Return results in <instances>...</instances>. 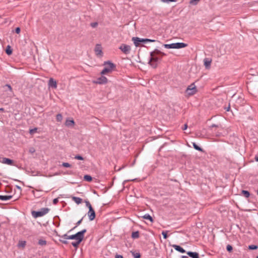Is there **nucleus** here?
Segmentation results:
<instances>
[{"mask_svg":"<svg viewBox=\"0 0 258 258\" xmlns=\"http://www.w3.org/2000/svg\"><path fill=\"white\" fill-rule=\"evenodd\" d=\"M86 229H84L81 231L78 232L75 234L69 236L67 235V234H65L59 236L61 238L65 239H76V240L79 239H83L84 234L86 232Z\"/></svg>","mask_w":258,"mask_h":258,"instance_id":"f257e3e1","label":"nucleus"},{"mask_svg":"<svg viewBox=\"0 0 258 258\" xmlns=\"http://www.w3.org/2000/svg\"><path fill=\"white\" fill-rule=\"evenodd\" d=\"M104 65L105 67L101 72V75H105L112 72L116 67V66L110 61H105Z\"/></svg>","mask_w":258,"mask_h":258,"instance_id":"f03ea898","label":"nucleus"},{"mask_svg":"<svg viewBox=\"0 0 258 258\" xmlns=\"http://www.w3.org/2000/svg\"><path fill=\"white\" fill-rule=\"evenodd\" d=\"M163 46L165 48L167 49H179L187 46V44L182 42H177L171 44H165L163 45Z\"/></svg>","mask_w":258,"mask_h":258,"instance_id":"7ed1b4c3","label":"nucleus"},{"mask_svg":"<svg viewBox=\"0 0 258 258\" xmlns=\"http://www.w3.org/2000/svg\"><path fill=\"white\" fill-rule=\"evenodd\" d=\"M159 60V57L154 54V52H150V57L149 61V64L153 68H156L157 66V62Z\"/></svg>","mask_w":258,"mask_h":258,"instance_id":"20e7f679","label":"nucleus"},{"mask_svg":"<svg viewBox=\"0 0 258 258\" xmlns=\"http://www.w3.org/2000/svg\"><path fill=\"white\" fill-rule=\"evenodd\" d=\"M49 211V209L47 208H42L40 211H33L32 212V215L33 217L36 218L39 217H42L46 214Z\"/></svg>","mask_w":258,"mask_h":258,"instance_id":"39448f33","label":"nucleus"},{"mask_svg":"<svg viewBox=\"0 0 258 258\" xmlns=\"http://www.w3.org/2000/svg\"><path fill=\"white\" fill-rule=\"evenodd\" d=\"M197 92V89L195 83H192L186 89V93L189 96L193 95Z\"/></svg>","mask_w":258,"mask_h":258,"instance_id":"423d86ee","label":"nucleus"},{"mask_svg":"<svg viewBox=\"0 0 258 258\" xmlns=\"http://www.w3.org/2000/svg\"><path fill=\"white\" fill-rule=\"evenodd\" d=\"M119 48L125 54H129L131 50V46L125 44H122Z\"/></svg>","mask_w":258,"mask_h":258,"instance_id":"0eeeda50","label":"nucleus"},{"mask_svg":"<svg viewBox=\"0 0 258 258\" xmlns=\"http://www.w3.org/2000/svg\"><path fill=\"white\" fill-rule=\"evenodd\" d=\"M87 215L89 217L90 221H93L96 216L95 212L93 208L89 209V211L87 213Z\"/></svg>","mask_w":258,"mask_h":258,"instance_id":"6e6552de","label":"nucleus"},{"mask_svg":"<svg viewBox=\"0 0 258 258\" xmlns=\"http://www.w3.org/2000/svg\"><path fill=\"white\" fill-rule=\"evenodd\" d=\"M107 82V79L104 76H101L97 79L96 81H94L96 84H104Z\"/></svg>","mask_w":258,"mask_h":258,"instance_id":"1a4fd4ad","label":"nucleus"},{"mask_svg":"<svg viewBox=\"0 0 258 258\" xmlns=\"http://www.w3.org/2000/svg\"><path fill=\"white\" fill-rule=\"evenodd\" d=\"M48 85L49 87H51L54 89H56L57 88V83L55 80H54L53 78H51L49 79L48 83Z\"/></svg>","mask_w":258,"mask_h":258,"instance_id":"9d476101","label":"nucleus"},{"mask_svg":"<svg viewBox=\"0 0 258 258\" xmlns=\"http://www.w3.org/2000/svg\"><path fill=\"white\" fill-rule=\"evenodd\" d=\"M0 162L2 163L10 165H12L13 164V160L5 157L0 159Z\"/></svg>","mask_w":258,"mask_h":258,"instance_id":"9b49d317","label":"nucleus"},{"mask_svg":"<svg viewBox=\"0 0 258 258\" xmlns=\"http://www.w3.org/2000/svg\"><path fill=\"white\" fill-rule=\"evenodd\" d=\"M204 65L206 69H209L210 68L212 59L210 58H205L204 60Z\"/></svg>","mask_w":258,"mask_h":258,"instance_id":"f8f14e48","label":"nucleus"},{"mask_svg":"<svg viewBox=\"0 0 258 258\" xmlns=\"http://www.w3.org/2000/svg\"><path fill=\"white\" fill-rule=\"evenodd\" d=\"M187 254L191 258H199V255L198 252L188 251Z\"/></svg>","mask_w":258,"mask_h":258,"instance_id":"ddd939ff","label":"nucleus"},{"mask_svg":"<svg viewBox=\"0 0 258 258\" xmlns=\"http://www.w3.org/2000/svg\"><path fill=\"white\" fill-rule=\"evenodd\" d=\"M172 247L177 251L181 252V253H184L185 252V250L182 248L179 245H172Z\"/></svg>","mask_w":258,"mask_h":258,"instance_id":"4468645a","label":"nucleus"},{"mask_svg":"<svg viewBox=\"0 0 258 258\" xmlns=\"http://www.w3.org/2000/svg\"><path fill=\"white\" fill-rule=\"evenodd\" d=\"M95 51L97 55H101L102 52L101 50V45L99 44H97L95 48Z\"/></svg>","mask_w":258,"mask_h":258,"instance_id":"2eb2a0df","label":"nucleus"},{"mask_svg":"<svg viewBox=\"0 0 258 258\" xmlns=\"http://www.w3.org/2000/svg\"><path fill=\"white\" fill-rule=\"evenodd\" d=\"M132 41L134 42V43L136 47L139 46L140 43H141V42L140 41V38L137 37H133Z\"/></svg>","mask_w":258,"mask_h":258,"instance_id":"dca6fc26","label":"nucleus"},{"mask_svg":"<svg viewBox=\"0 0 258 258\" xmlns=\"http://www.w3.org/2000/svg\"><path fill=\"white\" fill-rule=\"evenodd\" d=\"M13 198L12 196H3L0 195V200L1 201H8L11 199Z\"/></svg>","mask_w":258,"mask_h":258,"instance_id":"f3484780","label":"nucleus"},{"mask_svg":"<svg viewBox=\"0 0 258 258\" xmlns=\"http://www.w3.org/2000/svg\"><path fill=\"white\" fill-rule=\"evenodd\" d=\"M72 200L78 205L82 202V199L79 197H73Z\"/></svg>","mask_w":258,"mask_h":258,"instance_id":"a211bd4d","label":"nucleus"},{"mask_svg":"<svg viewBox=\"0 0 258 258\" xmlns=\"http://www.w3.org/2000/svg\"><path fill=\"white\" fill-rule=\"evenodd\" d=\"M6 52L8 55H10L12 54L13 50L11 47L10 45H8L6 49Z\"/></svg>","mask_w":258,"mask_h":258,"instance_id":"6ab92c4d","label":"nucleus"},{"mask_svg":"<svg viewBox=\"0 0 258 258\" xmlns=\"http://www.w3.org/2000/svg\"><path fill=\"white\" fill-rule=\"evenodd\" d=\"M83 239L77 240L75 242H72V245L75 247H78L80 243L82 241Z\"/></svg>","mask_w":258,"mask_h":258,"instance_id":"aec40b11","label":"nucleus"},{"mask_svg":"<svg viewBox=\"0 0 258 258\" xmlns=\"http://www.w3.org/2000/svg\"><path fill=\"white\" fill-rule=\"evenodd\" d=\"M75 124L74 120H67L65 124L67 126H72Z\"/></svg>","mask_w":258,"mask_h":258,"instance_id":"412c9836","label":"nucleus"},{"mask_svg":"<svg viewBox=\"0 0 258 258\" xmlns=\"http://www.w3.org/2000/svg\"><path fill=\"white\" fill-rule=\"evenodd\" d=\"M144 219L149 220L151 222H153V218L148 214H146L142 217Z\"/></svg>","mask_w":258,"mask_h":258,"instance_id":"4be33fe9","label":"nucleus"},{"mask_svg":"<svg viewBox=\"0 0 258 258\" xmlns=\"http://www.w3.org/2000/svg\"><path fill=\"white\" fill-rule=\"evenodd\" d=\"M132 237L136 239L139 237V232L138 231L133 232L132 234Z\"/></svg>","mask_w":258,"mask_h":258,"instance_id":"5701e85b","label":"nucleus"},{"mask_svg":"<svg viewBox=\"0 0 258 258\" xmlns=\"http://www.w3.org/2000/svg\"><path fill=\"white\" fill-rule=\"evenodd\" d=\"M192 145H193V147L195 149L199 151H201V152H203V150L202 148H201L200 147H199L198 145H197L196 143H192Z\"/></svg>","mask_w":258,"mask_h":258,"instance_id":"b1692460","label":"nucleus"},{"mask_svg":"<svg viewBox=\"0 0 258 258\" xmlns=\"http://www.w3.org/2000/svg\"><path fill=\"white\" fill-rule=\"evenodd\" d=\"M241 193L243 195V196L246 198H248L250 196V193L247 190H242L241 191Z\"/></svg>","mask_w":258,"mask_h":258,"instance_id":"393cba45","label":"nucleus"},{"mask_svg":"<svg viewBox=\"0 0 258 258\" xmlns=\"http://www.w3.org/2000/svg\"><path fill=\"white\" fill-rule=\"evenodd\" d=\"M84 179L87 181L91 182L92 180V177L89 175H85L84 176Z\"/></svg>","mask_w":258,"mask_h":258,"instance_id":"a878e982","label":"nucleus"},{"mask_svg":"<svg viewBox=\"0 0 258 258\" xmlns=\"http://www.w3.org/2000/svg\"><path fill=\"white\" fill-rule=\"evenodd\" d=\"M38 244L41 246L45 245L46 244V241L43 239H40L38 241Z\"/></svg>","mask_w":258,"mask_h":258,"instance_id":"bb28decb","label":"nucleus"},{"mask_svg":"<svg viewBox=\"0 0 258 258\" xmlns=\"http://www.w3.org/2000/svg\"><path fill=\"white\" fill-rule=\"evenodd\" d=\"M132 255L134 258H140L141 254L139 252H132Z\"/></svg>","mask_w":258,"mask_h":258,"instance_id":"cd10ccee","label":"nucleus"},{"mask_svg":"<svg viewBox=\"0 0 258 258\" xmlns=\"http://www.w3.org/2000/svg\"><path fill=\"white\" fill-rule=\"evenodd\" d=\"M258 246L256 245H250L248 246V249L250 250H255L257 249Z\"/></svg>","mask_w":258,"mask_h":258,"instance_id":"c85d7f7f","label":"nucleus"},{"mask_svg":"<svg viewBox=\"0 0 258 258\" xmlns=\"http://www.w3.org/2000/svg\"><path fill=\"white\" fill-rule=\"evenodd\" d=\"M56 119L58 121H61L62 119V116L61 114H57L56 116Z\"/></svg>","mask_w":258,"mask_h":258,"instance_id":"c756f323","label":"nucleus"},{"mask_svg":"<svg viewBox=\"0 0 258 258\" xmlns=\"http://www.w3.org/2000/svg\"><path fill=\"white\" fill-rule=\"evenodd\" d=\"M200 0H190L189 4L193 5H196Z\"/></svg>","mask_w":258,"mask_h":258,"instance_id":"7c9ffc66","label":"nucleus"},{"mask_svg":"<svg viewBox=\"0 0 258 258\" xmlns=\"http://www.w3.org/2000/svg\"><path fill=\"white\" fill-rule=\"evenodd\" d=\"M37 130L38 128L37 127H35L34 128L31 129L29 131V133L31 135H33L37 132Z\"/></svg>","mask_w":258,"mask_h":258,"instance_id":"2f4dec72","label":"nucleus"},{"mask_svg":"<svg viewBox=\"0 0 258 258\" xmlns=\"http://www.w3.org/2000/svg\"><path fill=\"white\" fill-rule=\"evenodd\" d=\"M167 232V231H163L162 232V234L164 239H166L168 237Z\"/></svg>","mask_w":258,"mask_h":258,"instance_id":"473e14b6","label":"nucleus"},{"mask_svg":"<svg viewBox=\"0 0 258 258\" xmlns=\"http://www.w3.org/2000/svg\"><path fill=\"white\" fill-rule=\"evenodd\" d=\"M152 52H154V54L157 56L158 55H160V53H161V51H160L159 50L155 49Z\"/></svg>","mask_w":258,"mask_h":258,"instance_id":"72a5a7b5","label":"nucleus"},{"mask_svg":"<svg viewBox=\"0 0 258 258\" xmlns=\"http://www.w3.org/2000/svg\"><path fill=\"white\" fill-rule=\"evenodd\" d=\"M59 241L62 242V243L64 244H68V241H67V239H63V238H62L61 239H59Z\"/></svg>","mask_w":258,"mask_h":258,"instance_id":"f704fd0d","label":"nucleus"},{"mask_svg":"<svg viewBox=\"0 0 258 258\" xmlns=\"http://www.w3.org/2000/svg\"><path fill=\"white\" fill-rule=\"evenodd\" d=\"M75 159L80 160H83L84 159L83 157L80 155L75 156Z\"/></svg>","mask_w":258,"mask_h":258,"instance_id":"c9c22d12","label":"nucleus"},{"mask_svg":"<svg viewBox=\"0 0 258 258\" xmlns=\"http://www.w3.org/2000/svg\"><path fill=\"white\" fill-rule=\"evenodd\" d=\"M62 166L64 167H71V165L69 164V163L64 162L62 164Z\"/></svg>","mask_w":258,"mask_h":258,"instance_id":"e433bc0d","label":"nucleus"},{"mask_svg":"<svg viewBox=\"0 0 258 258\" xmlns=\"http://www.w3.org/2000/svg\"><path fill=\"white\" fill-rule=\"evenodd\" d=\"M85 204L86 207H87L89 209L92 208L91 205L90 204V202L88 201H85Z\"/></svg>","mask_w":258,"mask_h":258,"instance_id":"4c0bfd02","label":"nucleus"},{"mask_svg":"<svg viewBox=\"0 0 258 258\" xmlns=\"http://www.w3.org/2000/svg\"><path fill=\"white\" fill-rule=\"evenodd\" d=\"M232 246L230 245H228L226 247V249L229 252H231L232 250Z\"/></svg>","mask_w":258,"mask_h":258,"instance_id":"58836bf2","label":"nucleus"},{"mask_svg":"<svg viewBox=\"0 0 258 258\" xmlns=\"http://www.w3.org/2000/svg\"><path fill=\"white\" fill-rule=\"evenodd\" d=\"M83 217L80 219V220H79L77 223H76V225L75 227L73 228V229H75L76 227H77L78 226H79V225L81 224V223H82V220H83Z\"/></svg>","mask_w":258,"mask_h":258,"instance_id":"ea45409f","label":"nucleus"},{"mask_svg":"<svg viewBox=\"0 0 258 258\" xmlns=\"http://www.w3.org/2000/svg\"><path fill=\"white\" fill-rule=\"evenodd\" d=\"M90 25L92 28H95L98 26V23L97 22L91 23Z\"/></svg>","mask_w":258,"mask_h":258,"instance_id":"a19ab883","label":"nucleus"},{"mask_svg":"<svg viewBox=\"0 0 258 258\" xmlns=\"http://www.w3.org/2000/svg\"><path fill=\"white\" fill-rule=\"evenodd\" d=\"M4 87H7V88H8V89H9V90H10L11 92H12V90H12V87L11 86V85H9V84H6V85L4 86Z\"/></svg>","mask_w":258,"mask_h":258,"instance_id":"79ce46f5","label":"nucleus"},{"mask_svg":"<svg viewBox=\"0 0 258 258\" xmlns=\"http://www.w3.org/2000/svg\"><path fill=\"white\" fill-rule=\"evenodd\" d=\"M29 151L30 153L33 154L35 152V150L33 147H31L29 149Z\"/></svg>","mask_w":258,"mask_h":258,"instance_id":"37998d69","label":"nucleus"},{"mask_svg":"<svg viewBox=\"0 0 258 258\" xmlns=\"http://www.w3.org/2000/svg\"><path fill=\"white\" fill-rule=\"evenodd\" d=\"M140 41L141 42H143V43L147 42V38L144 39V38H140Z\"/></svg>","mask_w":258,"mask_h":258,"instance_id":"c03bdc74","label":"nucleus"},{"mask_svg":"<svg viewBox=\"0 0 258 258\" xmlns=\"http://www.w3.org/2000/svg\"><path fill=\"white\" fill-rule=\"evenodd\" d=\"M163 2L169 3V2H175L176 0H162Z\"/></svg>","mask_w":258,"mask_h":258,"instance_id":"a18cd8bd","label":"nucleus"},{"mask_svg":"<svg viewBox=\"0 0 258 258\" xmlns=\"http://www.w3.org/2000/svg\"><path fill=\"white\" fill-rule=\"evenodd\" d=\"M58 198H55L54 199H53V204L54 205H56L58 203Z\"/></svg>","mask_w":258,"mask_h":258,"instance_id":"49530a36","label":"nucleus"},{"mask_svg":"<svg viewBox=\"0 0 258 258\" xmlns=\"http://www.w3.org/2000/svg\"><path fill=\"white\" fill-rule=\"evenodd\" d=\"M21 31V29L19 27H17L16 29H15V32L17 34H19L20 33Z\"/></svg>","mask_w":258,"mask_h":258,"instance_id":"de8ad7c7","label":"nucleus"},{"mask_svg":"<svg viewBox=\"0 0 258 258\" xmlns=\"http://www.w3.org/2000/svg\"><path fill=\"white\" fill-rule=\"evenodd\" d=\"M25 244H26V242L25 241H21V243H19V245L23 247L25 246Z\"/></svg>","mask_w":258,"mask_h":258,"instance_id":"09e8293b","label":"nucleus"},{"mask_svg":"<svg viewBox=\"0 0 258 258\" xmlns=\"http://www.w3.org/2000/svg\"><path fill=\"white\" fill-rule=\"evenodd\" d=\"M219 126V125H217V124H212L211 126H210V127L211 128H212V127H218Z\"/></svg>","mask_w":258,"mask_h":258,"instance_id":"8fccbe9b","label":"nucleus"},{"mask_svg":"<svg viewBox=\"0 0 258 258\" xmlns=\"http://www.w3.org/2000/svg\"><path fill=\"white\" fill-rule=\"evenodd\" d=\"M155 41H156L155 40L147 38V42H155Z\"/></svg>","mask_w":258,"mask_h":258,"instance_id":"3c124183","label":"nucleus"},{"mask_svg":"<svg viewBox=\"0 0 258 258\" xmlns=\"http://www.w3.org/2000/svg\"><path fill=\"white\" fill-rule=\"evenodd\" d=\"M187 128V124H185L183 126V127H182V129L183 130H185Z\"/></svg>","mask_w":258,"mask_h":258,"instance_id":"603ef678","label":"nucleus"},{"mask_svg":"<svg viewBox=\"0 0 258 258\" xmlns=\"http://www.w3.org/2000/svg\"><path fill=\"white\" fill-rule=\"evenodd\" d=\"M115 258H123V256L121 255L116 254L115 255Z\"/></svg>","mask_w":258,"mask_h":258,"instance_id":"864d4df0","label":"nucleus"},{"mask_svg":"<svg viewBox=\"0 0 258 258\" xmlns=\"http://www.w3.org/2000/svg\"><path fill=\"white\" fill-rule=\"evenodd\" d=\"M225 109H226V110L227 111H229L230 109V104L228 105V106L227 107H226L225 108Z\"/></svg>","mask_w":258,"mask_h":258,"instance_id":"5fc2aeb1","label":"nucleus"},{"mask_svg":"<svg viewBox=\"0 0 258 258\" xmlns=\"http://www.w3.org/2000/svg\"><path fill=\"white\" fill-rule=\"evenodd\" d=\"M160 55L161 56H165L166 55V54L163 52H161V53H160Z\"/></svg>","mask_w":258,"mask_h":258,"instance_id":"6e6d98bb","label":"nucleus"},{"mask_svg":"<svg viewBox=\"0 0 258 258\" xmlns=\"http://www.w3.org/2000/svg\"><path fill=\"white\" fill-rule=\"evenodd\" d=\"M254 159L256 162H258V155L255 156Z\"/></svg>","mask_w":258,"mask_h":258,"instance_id":"4d7b16f0","label":"nucleus"},{"mask_svg":"<svg viewBox=\"0 0 258 258\" xmlns=\"http://www.w3.org/2000/svg\"><path fill=\"white\" fill-rule=\"evenodd\" d=\"M5 110L3 108H0V112H3Z\"/></svg>","mask_w":258,"mask_h":258,"instance_id":"13d9d810","label":"nucleus"},{"mask_svg":"<svg viewBox=\"0 0 258 258\" xmlns=\"http://www.w3.org/2000/svg\"><path fill=\"white\" fill-rule=\"evenodd\" d=\"M16 187L17 188H18L19 189H20V190H21V188L20 186H18V185H16Z\"/></svg>","mask_w":258,"mask_h":258,"instance_id":"bf43d9fd","label":"nucleus"},{"mask_svg":"<svg viewBox=\"0 0 258 258\" xmlns=\"http://www.w3.org/2000/svg\"><path fill=\"white\" fill-rule=\"evenodd\" d=\"M181 258H188V257L187 256L183 255L182 256Z\"/></svg>","mask_w":258,"mask_h":258,"instance_id":"052dcab7","label":"nucleus"},{"mask_svg":"<svg viewBox=\"0 0 258 258\" xmlns=\"http://www.w3.org/2000/svg\"><path fill=\"white\" fill-rule=\"evenodd\" d=\"M123 167H124L123 166V167H121V168H119L118 169V170H121L122 168H123Z\"/></svg>","mask_w":258,"mask_h":258,"instance_id":"680f3d73","label":"nucleus"},{"mask_svg":"<svg viewBox=\"0 0 258 258\" xmlns=\"http://www.w3.org/2000/svg\"><path fill=\"white\" fill-rule=\"evenodd\" d=\"M216 136H220V134H217L216 135Z\"/></svg>","mask_w":258,"mask_h":258,"instance_id":"e2e57ef3","label":"nucleus"},{"mask_svg":"<svg viewBox=\"0 0 258 258\" xmlns=\"http://www.w3.org/2000/svg\"><path fill=\"white\" fill-rule=\"evenodd\" d=\"M159 57V60H161V58H162V56H161V57Z\"/></svg>","mask_w":258,"mask_h":258,"instance_id":"0e129e2a","label":"nucleus"},{"mask_svg":"<svg viewBox=\"0 0 258 258\" xmlns=\"http://www.w3.org/2000/svg\"><path fill=\"white\" fill-rule=\"evenodd\" d=\"M256 258H258V255L256 256Z\"/></svg>","mask_w":258,"mask_h":258,"instance_id":"69168bd1","label":"nucleus"}]
</instances>
